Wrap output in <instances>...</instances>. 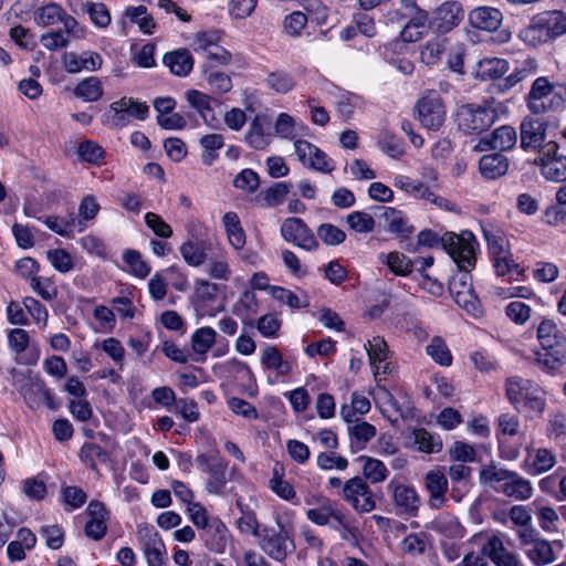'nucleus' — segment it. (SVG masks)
<instances>
[{"mask_svg":"<svg viewBox=\"0 0 566 566\" xmlns=\"http://www.w3.org/2000/svg\"><path fill=\"white\" fill-rule=\"evenodd\" d=\"M479 481L481 484L491 485L496 493H502L516 501H525L533 495V486L527 479L515 471L495 464L483 467L479 473Z\"/></svg>","mask_w":566,"mask_h":566,"instance_id":"nucleus-1","label":"nucleus"},{"mask_svg":"<svg viewBox=\"0 0 566 566\" xmlns=\"http://www.w3.org/2000/svg\"><path fill=\"white\" fill-rule=\"evenodd\" d=\"M473 234L471 232H463L455 234L452 232L444 233L441 238L431 230H422L418 234V243L423 247H434L441 244L442 248L450 254L453 262L458 266L469 269L474 266L475 254L473 248Z\"/></svg>","mask_w":566,"mask_h":566,"instance_id":"nucleus-2","label":"nucleus"},{"mask_svg":"<svg viewBox=\"0 0 566 566\" xmlns=\"http://www.w3.org/2000/svg\"><path fill=\"white\" fill-rule=\"evenodd\" d=\"M499 118L494 98L482 104H463L457 112L458 128L465 135H479L489 129Z\"/></svg>","mask_w":566,"mask_h":566,"instance_id":"nucleus-3","label":"nucleus"},{"mask_svg":"<svg viewBox=\"0 0 566 566\" xmlns=\"http://www.w3.org/2000/svg\"><path fill=\"white\" fill-rule=\"evenodd\" d=\"M565 33L566 14L560 11H545L533 17L521 36L526 43L537 46Z\"/></svg>","mask_w":566,"mask_h":566,"instance_id":"nucleus-4","label":"nucleus"},{"mask_svg":"<svg viewBox=\"0 0 566 566\" xmlns=\"http://www.w3.org/2000/svg\"><path fill=\"white\" fill-rule=\"evenodd\" d=\"M505 389L506 396L513 405L523 403L535 412H543L546 402L545 391L534 381L513 376L506 380Z\"/></svg>","mask_w":566,"mask_h":566,"instance_id":"nucleus-5","label":"nucleus"},{"mask_svg":"<svg viewBox=\"0 0 566 566\" xmlns=\"http://www.w3.org/2000/svg\"><path fill=\"white\" fill-rule=\"evenodd\" d=\"M460 272L449 281V292L454 302L468 313L476 316L481 313L480 301L472 286V277L469 269L458 266Z\"/></svg>","mask_w":566,"mask_h":566,"instance_id":"nucleus-6","label":"nucleus"},{"mask_svg":"<svg viewBox=\"0 0 566 566\" xmlns=\"http://www.w3.org/2000/svg\"><path fill=\"white\" fill-rule=\"evenodd\" d=\"M340 496L358 513H369L376 509L375 495L360 476L348 479L342 486Z\"/></svg>","mask_w":566,"mask_h":566,"instance_id":"nucleus-7","label":"nucleus"},{"mask_svg":"<svg viewBox=\"0 0 566 566\" xmlns=\"http://www.w3.org/2000/svg\"><path fill=\"white\" fill-rule=\"evenodd\" d=\"M199 469L207 473L208 480L206 489L208 493L221 495L227 484L228 462L218 455V453H202L196 458Z\"/></svg>","mask_w":566,"mask_h":566,"instance_id":"nucleus-8","label":"nucleus"},{"mask_svg":"<svg viewBox=\"0 0 566 566\" xmlns=\"http://www.w3.org/2000/svg\"><path fill=\"white\" fill-rule=\"evenodd\" d=\"M558 148L557 143L547 142L534 161L547 180L556 182L566 180V156L558 154Z\"/></svg>","mask_w":566,"mask_h":566,"instance_id":"nucleus-9","label":"nucleus"},{"mask_svg":"<svg viewBox=\"0 0 566 566\" xmlns=\"http://www.w3.org/2000/svg\"><path fill=\"white\" fill-rule=\"evenodd\" d=\"M417 116L423 127L439 129L446 119V108L437 92H429L416 105Z\"/></svg>","mask_w":566,"mask_h":566,"instance_id":"nucleus-10","label":"nucleus"},{"mask_svg":"<svg viewBox=\"0 0 566 566\" xmlns=\"http://www.w3.org/2000/svg\"><path fill=\"white\" fill-rule=\"evenodd\" d=\"M281 235L283 239L306 251H314L318 248L313 231L300 218H286L281 226Z\"/></svg>","mask_w":566,"mask_h":566,"instance_id":"nucleus-11","label":"nucleus"},{"mask_svg":"<svg viewBox=\"0 0 566 566\" xmlns=\"http://www.w3.org/2000/svg\"><path fill=\"white\" fill-rule=\"evenodd\" d=\"M263 551L273 559L282 562L295 549L293 539L282 523H277V530L270 528L265 531L262 539Z\"/></svg>","mask_w":566,"mask_h":566,"instance_id":"nucleus-12","label":"nucleus"},{"mask_svg":"<svg viewBox=\"0 0 566 566\" xmlns=\"http://www.w3.org/2000/svg\"><path fill=\"white\" fill-rule=\"evenodd\" d=\"M298 160L323 174H329L335 169L334 161L318 147L304 139H297L294 144Z\"/></svg>","mask_w":566,"mask_h":566,"instance_id":"nucleus-13","label":"nucleus"},{"mask_svg":"<svg viewBox=\"0 0 566 566\" xmlns=\"http://www.w3.org/2000/svg\"><path fill=\"white\" fill-rule=\"evenodd\" d=\"M19 392L31 409H36L41 405H45L50 409L56 408L50 389L40 378L25 379L23 385L19 387Z\"/></svg>","mask_w":566,"mask_h":566,"instance_id":"nucleus-14","label":"nucleus"},{"mask_svg":"<svg viewBox=\"0 0 566 566\" xmlns=\"http://www.w3.org/2000/svg\"><path fill=\"white\" fill-rule=\"evenodd\" d=\"M553 94V85L546 77H537L527 95V107L533 114H544L553 108L556 95Z\"/></svg>","mask_w":566,"mask_h":566,"instance_id":"nucleus-15","label":"nucleus"},{"mask_svg":"<svg viewBox=\"0 0 566 566\" xmlns=\"http://www.w3.org/2000/svg\"><path fill=\"white\" fill-rule=\"evenodd\" d=\"M547 124L539 118L525 117L521 123V146L523 149L542 150L545 146Z\"/></svg>","mask_w":566,"mask_h":566,"instance_id":"nucleus-16","label":"nucleus"},{"mask_svg":"<svg viewBox=\"0 0 566 566\" xmlns=\"http://www.w3.org/2000/svg\"><path fill=\"white\" fill-rule=\"evenodd\" d=\"M516 142V130L512 126L504 125L496 128L489 137L481 138L475 149L483 151L490 148L502 153L512 149Z\"/></svg>","mask_w":566,"mask_h":566,"instance_id":"nucleus-17","label":"nucleus"},{"mask_svg":"<svg viewBox=\"0 0 566 566\" xmlns=\"http://www.w3.org/2000/svg\"><path fill=\"white\" fill-rule=\"evenodd\" d=\"M62 61L64 70L72 74L80 73L82 71L94 72L99 70L103 65L102 56L92 51H86L82 54H77L75 52L64 53Z\"/></svg>","mask_w":566,"mask_h":566,"instance_id":"nucleus-18","label":"nucleus"},{"mask_svg":"<svg viewBox=\"0 0 566 566\" xmlns=\"http://www.w3.org/2000/svg\"><path fill=\"white\" fill-rule=\"evenodd\" d=\"M424 489L429 493V505L432 509L442 507L448 492V479L441 470H431L424 474Z\"/></svg>","mask_w":566,"mask_h":566,"instance_id":"nucleus-19","label":"nucleus"},{"mask_svg":"<svg viewBox=\"0 0 566 566\" xmlns=\"http://www.w3.org/2000/svg\"><path fill=\"white\" fill-rule=\"evenodd\" d=\"M388 488L391 490L394 503L398 512L415 516L420 506V497L417 491L410 485L394 484L392 482Z\"/></svg>","mask_w":566,"mask_h":566,"instance_id":"nucleus-20","label":"nucleus"},{"mask_svg":"<svg viewBox=\"0 0 566 566\" xmlns=\"http://www.w3.org/2000/svg\"><path fill=\"white\" fill-rule=\"evenodd\" d=\"M502 22V12L493 7H478L469 13V23L474 29L494 32Z\"/></svg>","mask_w":566,"mask_h":566,"instance_id":"nucleus-21","label":"nucleus"},{"mask_svg":"<svg viewBox=\"0 0 566 566\" xmlns=\"http://www.w3.org/2000/svg\"><path fill=\"white\" fill-rule=\"evenodd\" d=\"M482 552L490 557L496 566H524L515 554L506 549L503 541L499 536L489 538L483 545Z\"/></svg>","mask_w":566,"mask_h":566,"instance_id":"nucleus-22","label":"nucleus"},{"mask_svg":"<svg viewBox=\"0 0 566 566\" xmlns=\"http://www.w3.org/2000/svg\"><path fill=\"white\" fill-rule=\"evenodd\" d=\"M551 345L543 347L546 353L537 358L538 365L546 371H555L566 364V336L560 334Z\"/></svg>","mask_w":566,"mask_h":566,"instance_id":"nucleus-23","label":"nucleus"},{"mask_svg":"<svg viewBox=\"0 0 566 566\" xmlns=\"http://www.w3.org/2000/svg\"><path fill=\"white\" fill-rule=\"evenodd\" d=\"M271 119L265 115H256L245 134L247 143L254 149H264L271 140Z\"/></svg>","mask_w":566,"mask_h":566,"instance_id":"nucleus-24","label":"nucleus"},{"mask_svg":"<svg viewBox=\"0 0 566 566\" xmlns=\"http://www.w3.org/2000/svg\"><path fill=\"white\" fill-rule=\"evenodd\" d=\"M464 18V10L458 1H446L436 10V20L438 29L441 32H448L458 25Z\"/></svg>","mask_w":566,"mask_h":566,"instance_id":"nucleus-25","label":"nucleus"},{"mask_svg":"<svg viewBox=\"0 0 566 566\" xmlns=\"http://www.w3.org/2000/svg\"><path fill=\"white\" fill-rule=\"evenodd\" d=\"M509 159L502 153L484 155L479 160L481 175L489 180L504 176L509 170Z\"/></svg>","mask_w":566,"mask_h":566,"instance_id":"nucleus-26","label":"nucleus"},{"mask_svg":"<svg viewBox=\"0 0 566 566\" xmlns=\"http://www.w3.org/2000/svg\"><path fill=\"white\" fill-rule=\"evenodd\" d=\"M347 430L350 437V451L353 453L363 450L376 436L375 426L359 418H355L353 424L347 426Z\"/></svg>","mask_w":566,"mask_h":566,"instance_id":"nucleus-27","label":"nucleus"},{"mask_svg":"<svg viewBox=\"0 0 566 566\" xmlns=\"http://www.w3.org/2000/svg\"><path fill=\"white\" fill-rule=\"evenodd\" d=\"M382 213L380 217L386 222V228L389 232L401 237H408L413 232V226L408 223V219L400 211L391 207H381Z\"/></svg>","mask_w":566,"mask_h":566,"instance_id":"nucleus-28","label":"nucleus"},{"mask_svg":"<svg viewBox=\"0 0 566 566\" xmlns=\"http://www.w3.org/2000/svg\"><path fill=\"white\" fill-rule=\"evenodd\" d=\"M143 552L148 566H164L166 547L158 533L154 532L146 535Z\"/></svg>","mask_w":566,"mask_h":566,"instance_id":"nucleus-29","label":"nucleus"},{"mask_svg":"<svg viewBox=\"0 0 566 566\" xmlns=\"http://www.w3.org/2000/svg\"><path fill=\"white\" fill-rule=\"evenodd\" d=\"M208 548L216 553H222L228 542V530L219 517H212L211 524L205 531Z\"/></svg>","mask_w":566,"mask_h":566,"instance_id":"nucleus-30","label":"nucleus"},{"mask_svg":"<svg viewBox=\"0 0 566 566\" xmlns=\"http://www.w3.org/2000/svg\"><path fill=\"white\" fill-rule=\"evenodd\" d=\"M343 514L336 504L328 499H325L319 506L306 512L307 518L319 526L332 524V521H338Z\"/></svg>","mask_w":566,"mask_h":566,"instance_id":"nucleus-31","label":"nucleus"},{"mask_svg":"<svg viewBox=\"0 0 566 566\" xmlns=\"http://www.w3.org/2000/svg\"><path fill=\"white\" fill-rule=\"evenodd\" d=\"M526 555L536 566H545L556 559L552 544L539 537L531 541V547L526 551Z\"/></svg>","mask_w":566,"mask_h":566,"instance_id":"nucleus-32","label":"nucleus"},{"mask_svg":"<svg viewBox=\"0 0 566 566\" xmlns=\"http://www.w3.org/2000/svg\"><path fill=\"white\" fill-rule=\"evenodd\" d=\"M164 63L178 76H186L193 67V60L188 50H178L166 53Z\"/></svg>","mask_w":566,"mask_h":566,"instance_id":"nucleus-33","label":"nucleus"},{"mask_svg":"<svg viewBox=\"0 0 566 566\" xmlns=\"http://www.w3.org/2000/svg\"><path fill=\"white\" fill-rule=\"evenodd\" d=\"M209 243L205 241H187L181 244L180 253L185 262L190 266H200L207 260Z\"/></svg>","mask_w":566,"mask_h":566,"instance_id":"nucleus-34","label":"nucleus"},{"mask_svg":"<svg viewBox=\"0 0 566 566\" xmlns=\"http://www.w3.org/2000/svg\"><path fill=\"white\" fill-rule=\"evenodd\" d=\"M217 333L211 327L198 328L191 336V347L195 354L201 356L196 359L197 361H203L206 354L216 343Z\"/></svg>","mask_w":566,"mask_h":566,"instance_id":"nucleus-35","label":"nucleus"},{"mask_svg":"<svg viewBox=\"0 0 566 566\" xmlns=\"http://www.w3.org/2000/svg\"><path fill=\"white\" fill-rule=\"evenodd\" d=\"M427 22V13H418V15L408 18V21L405 23L400 32L401 39L405 42H416L420 40L428 29Z\"/></svg>","mask_w":566,"mask_h":566,"instance_id":"nucleus-36","label":"nucleus"},{"mask_svg":"<svg viewBox=\"0 0 566 566\" xmlns=\"http://www.w3.org/2000/svg\"><path fill=\"white\" fill-rule=\"evenodd\" d=\"M261 363L268 369L276 370L279 375H287L291 371V364L283 359L277 347L266 346L261 354Z\"/></svg>","mask_w":566,"mask_h":566,"instance_id":"nucleus-37","label":"nucleus"},{"mask_svg":"<svg viewBox=\"0 0 566 566\" xmlns=\"http://www.w3.org/2000/svg\"><path fill=\"white\" fill-rule=\"evenodd\" d=\"M379 260L386 263L394 274L400 276H407L411 273L413 268V262L407 255L397 251L388 254L381 253Z\"/></svg>","mask_w":566,"mask_h":566,"instance_id":"nucleus-38","label":"nucleus"},{"mask_svg":"<svg viewBox=\"0 0 566 566\" xmlns=\"http://www.w3.org/2000/svg\"><path fill=\"white\" fill-rule=\"evenodd\" d=\"M200 145L203 148L201 160L206 166H211L218 158L217 150L224 146V138L221 134H207L200 138Z\"/></svg>","mask_w":566,"mask_h":566,"instance_id":"nucleus-39","label":"nucleus"},{"mask_svg":"<svg viewBox=\"0 0 566 566\" xmlns=\"http://www.w3.org/2000/svg\"><path fill=\"white\" fill-rule=\"evenodd\" d=\"M526 472L532 475H538L551 470L555 463L556 458L548 449H537L535 452L534 460L528 463L526 460Z\"/></svg>","mask_w":566,"mask_h":566,"instance_id":"nucleus-40","label":"nucleus"},{"mask_svg":"<svg viewBox=\"0 0 566 566\" xmlns=\"http://www.w3.org/2000/svg\"><path fill=\"white\" fill-rule=\"evenodd\" d=\"M265 84L270 90L279 94H287L294 88L295 80L291 73L283 70H276L268 74Z\"/></svg>","mask_w":566,"mask_h":566,"instance_id":"nucleus-41","label":"nucleus"},{"mask_svg":"<svg viewBox=\"0 0 566 566\" xmlns=\"http://www.w3.org/2000/svg\"><path fill=\"white\" fill-rule=\"evenodd\" d=\"M102 83L97 77H87L81 81L74 88L76 97L85 102H96L103 96Z\"/></svg>","mask_w":566,"mask_h":566,"instance_id":"nucleus-42","label":"nucleus"},{"mask_svg":"<svg viewBox=\"0 0 566 566\" xmlns=\"http://www.w3.org/2000/svg\"><path fill=\"white\" fill-rule=\"evenodd\" d=\"M412 437L418 450L424 453H438L442 449V441L438 436L427 431L424 428L413 429Z\"/></svg>","mask_w":566,"mask_h":566,"instance_id":"nucleus-43","label":"nucleus"},{"mask_svg":"<svg viewBox=\"0 0 566 566\" xmlns=\"http://www.w3.org/2000/svg\"><path fill=\"white\" fill-rule=\"evenodd\" d=\"M363 461V475L371 483H379L386 480L388 470L386 465L378 459L361 455L358 458Z\"/></svg>","mask_w":566,"mask_h":566,"instance_id":"nucleus-44","label":"nucleus"},{"mask_svg":"<svg viewBox=\"0 0 566 566\" xmlns=\"http://www.w3.org/2000/svg\"><path fill=\"white\" fill-rule=\"evenodd\" d=\"M111 109L125 111L126 114L134 116L140 120L148 117L149 108L145 103H140L132 97H123L111 104Z\"/></svg>","mask_w":566,"mask_h":566,"instance_id":"nucleus-45","label":"nucleus"},{"mask_svg":"<svg viewBox=\"0 0 566 566\" xmlns=\"http://www.w3.org/2000/svg\"><path fill=\"white\" fill-rule=\"evenodd\" d=\"M65 10L59 4L49 3L39 9L35 14V22L40 27H49L60 23L63 19Z\"/></svg>","mask_w":566,"mask_h":566,"instance_id":"nucleus-46","label":"nucleus"},{"mask_svg":"<svg viewBox=\"0 0 566 566\" xmlns=\"http://www.w3.org/2000/svg\"><path fill=\"white\" fill-rule=\"evenodd\" d=\"M82 10L90 15L91 21L98 28H106L111 23V13L103 3L86 1Z\"/></svg>","mask_w":566,"mask_h":566,"instance_id":"nucleus-47","label":"nucleus"},{"mask_svg":"<svg viewBox=\"0 0 566 566\" xmlns=\"http://www.w3.org/2000/svg\"><path fill=\"white\" fill-rule=\"evenodd\" d=\"M132 22L136 23L144 33L151 34L155 28L154 19L144 6L129 7L125 12Z\"/></svg>","mask_w":566,"mask_h":566,"instance_id":"nucleus-48","label":"nucleus"},{"mask_svg":"<svg viewBox=\"0 0 566 566\" xmlns=\"http://www.w3.org/2000/svg\"><path fill=\"white\" fill-rule=\"evenodd\" d=\"M426 352L434 361L442 366H449L452 363L451 353L444 340L439 336L431 339L430 344L426 347Z\"/></svg>","mask_w":566,"mask_h":566,"instance_id":"nucleus-49","label":"nucleus"},{"mask_svg":"<svg viewBox=\"0 0 566 566\" xmlns=\"http://www.w3.org/2000/svg\"><path fill=\"white\" fill-rule=\"evenodd\" d=\"M258 301L254 292L245 290L241 293L238 302L234 304L233 313L241 317H250L258 313Z\"/></svg>","mask_w":566,"mask_h":566,"instance_id":"nucleus-50","label":"nucleus"},{"mask_svg":"<svg viewBox=\"0 0 566 566\" xmlns=\"http://www.w3.org/2000/svg\"><path fill=\"white\" fill-rule=\"evenodd\" d=\"M348 227L355 232L368 233L375 228L374 218L364 211H354L346 218Z\"/></svg>","mask_w":566,"mask_h":566,"instance_id":"nucleus-51","label":"nucleus"},{"mask_svg":"<svg viewBox=\"0 0 566 566\" xmlns=\"http://www.w3.org/2000/svg\"><path fill=\"white\" fill-rule=\"evenodd\" d=\"M196 50L203 51L208 60L219 64H228L231 60V54L226 49L213 43H203L201 38L198 39Z\"/></svg>","mask_w":566,"mask_h":566,"instance_id":"nucleus-52","label":"nucleus"},{"mask_svg":"<svg viewBox=\"0 0 566 566\" xmlns=\"http://www.w3.org/2000/svg\"><path fill=\"white\" fill-rule=\"evenodd\" d=\"M30 285L44 301H52L57 296V289L49 277L32 276Z\"/></svg>","mask_w":566,"mask_h":566,"instance_id":"nucleus-53","label":"nucleus"},{"mask_svg":"<svg viewBox=\"0 0 566 566\" xmlns=\"http://www.w3.org/2000/svg\"><path fill=\"white\" fill-rule=\"evenodd\" d=\"M537 71V64L534 59H527L523 61L513 73H511L506 77V83L509 86H514L517 83L533 76L536 74Z\"/></svg>","mask_w":566,"mask_h":566,"instance_id":"nucleus-54","label":"nucleus"},{"mask_svg":"<svg viewBox=\"0 0 566 566\" xmlns=\"http://www.w3.org/2000/svg\"><path fill=\"white\" fill-rule=\"evenodd\" d=\"M319 239L327 245H338L346 239V233L332 223H323L317 229Z\"/></svg>","mask_w":566,"mask_h":566,"instance_id":"nucleus-55","label":"nucleus"},{"mask_svg":"<svg viewBox=\"0 0 566 566\" xmlns=\"http://www.w3.org/2000/svg\"><path fill=\"white\" fill-rule=\"evenodd\" d=\"M82 461L91 469H95V460L98 459L102 462L108 460L107 452L96 443H85L80 452Z\"/></svg>","mask_w":566,"mask_h":566,"instance_id":"nucleus-56","label":"nucleus"},{"mask_svg":"<svg viewBox=\"0 0 566 566\" xmlns=\"http://www.w3.org/2000/svg\"><path fill=\"white\" fill-rule=\"evenodd\" d=\"M447 50L446 40H433L427 43L421 51V60L427 65L436 64L440 59L441 54Z\"/></svg>","mask_w":566,"mask_h":566,"instance_id":"nucleus-57","label":"nucleus"},{"mask_svg":"<svg viewBox=\"0 0 566 566\" xmlns=\"http://www.w3.org/2000/svg\"><path fill=\"white\" fill-rule=\"evenodd\" d=\"M370 364L384 363L388 358V347L384 338L376 336L365 345Z\"/></svg>","mask_w":566,"mask_h":566,"instance_id":"nucleus-58","label":"nucleus"},{"mask_svg":"<svg viewBox=\"0 0 566 566\" xmlns=\"http://www.w3.org/2000/svg\"><path fill=\"white\" fill-rule=\"evenodd\" d=\"M237 189L245 190L253 193L260 186L259 175L252 169H243L233 180Z\"/></svg>","mask_w":566,"mask_h":566,"instance_id":"nucleus-59","label":"nucleus"},{"mask_svg":"<svg viewBox=\"0 0 566 566\" xmlns=\"http://www.w3.org/2000/svg\"><path fill=\"white\" fill-rule=\"evenodd\" d=\"M46 256L53 268L61 273H66L74 266L70 253L63 249L49 250Z\"/></svg>","mask_w":566,"mask_h":566,"instance_id":"nucleus-60","label":"nucleus"},{"mask_svg":"<svg viewBox=\"0 0 566 566\" xmlns=\"http://www.w3.org/2000/svg\"><path fill=\"white\" fill-rule=\"evenodd\" d=\"M482 76L489 78L502 77L507 71V62L502 59H484L480 63Z\"/></svg>","mask_w":566,"mask_h":566,"instance_id":"nucleus-61","label":"nucleus"},{"mask_svg":"<svg viewBox=\"0 0 566 566\" xmlns=\"http://www.w3.org/2000/svg\"><path fill=\"white\" fill-rule=\"evenodd\" d=\"M104 149L92 140H86L78 146L80 157L91 164H101L104 158Z\"/></svg>","mask_w":566,"mask_h":566,"instance_id":"nucleus-62","label":"nucleus"},{"mask_svg":"<svg viewBox=\"0 0 566 566\" xmlns=\"http://www.w3.org/2000/svg\"><path fill=\"white\" fill-rule=\"evenodd\" d=\"M40 41L42 45L49 51H57L60 49L66 48L70 44L65 33H63L61 29L43 33Z\"/></svg>","mask_w":566,"mask_h":566,"instance_id":"nucleus-63","label":"nucleus"},{"mask_svg":"<svg viewBox=\"0 0 566 566\" xmlns=\"http://www.w3.org/2000/svg\"><path fill=\"white\" fill-rule=\"evenodd\" d=\"M290 191V186L285 182H276L263 192V198L268 207L281 205Z\"/></svg>","mask_w":566,"mask_h":566,"instance_id":"nucleus-64","label":"nucleus"}]
</instances>
